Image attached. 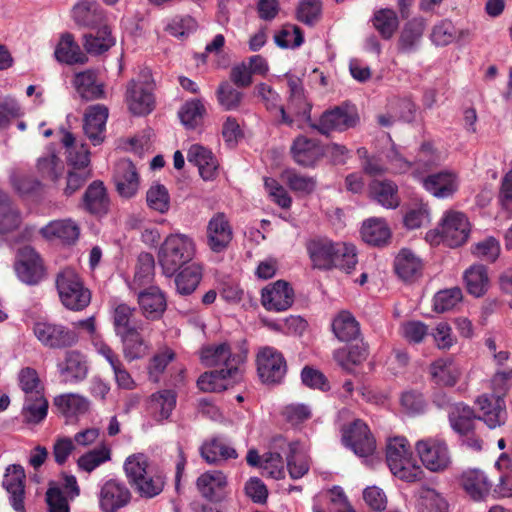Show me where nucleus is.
Returning <instances> with one entry per match:
<instances>
[{"mask_svg":"<svg viewBox=\"0 0 512 512\" xmlns=\"http://www.w3.org/2000/svg\"><path fill=\"white\" fill-rule=\"evenodd\" d=\"M305 248L314 269L327 271L336 268L350 273L357 264L355 247L345 242L315 236L307 240Z\"/></svg>","mask_w":512,"mask_h":512,"instance_id":"obj_1","label":"nucleus"},{"mask_svg":"<svg viewBox=\"0 0 512 512\" xmlns=\"http://www.w3.org/2000/svg\"><path fill=\"white\" fill-rule=\"evenodd\" d=\"M195 253V242L190 236L181 233L170 234L159 248L158 262L163 273L171 277L191 262Z\"/></svg>","mask_w":512,"mask_h":512,"instance_id":"obj_2","label":"nucleus"},{"mask_svg":"<svg viewBox=\"0 0 512 512\" xmlns=\"http://www.w3.org/2000/svg\"><path fill=\"white\" fill-rule=\"evenodd\" d=\"M386 461L392 474L406 482H416L423 478L424 471L412 459L406 438H389L386 445Z\"/></svg>","mask_w":512,"mask_h":512,"instance_id":"obj_3","label":"nucleus"},{"mask_svg":"<svg viewBox=\"0 0 512 512\" xmlns=\"http://www.w3.org/2000/svg\"><path fill=\"white\" fill-rule=\"evenodd\" d=\"M55 283L60 301L67 309L81 311L90 304L91 292L74 269H62L56 275Z\"/></svg>","mask_w":512,"mask_h":512,"instance_id":"obj_4","label":"nucleus"},{"mask_svg":"<svg viewBox=\"0 0 512 512\" xmlns=\"http://www.w3.org/2000/svg\"><path fill=\"white\" fill-rule=\"evenodd\" d=\"M32 330L37 340L50 349L69 348L79 340L76 331L54 322L37 321L34 323Z\"/></svg>","mask_w":512,"mask_h":512,"instance_id":"obj_5","label":"nucleus"},{"mask_svg":"<svg viewBox=\"0 0 512 512\" xmlns=\"http://www.w3.org/2000/svg\"><path fill=\"white\" fill-rule=\"evenodd\" d=\"M358 121L359 116L353 107L341 105L323 112L318 122L311 123V128L328 136L334 131L343 132L353 128Z\"/></svg>","mask_w":512,"mask_h":512,"instance_id":"obj_6","label":"nucleus"},{"mask_svg":"<svg viewBox=\"0 0 512 512\" xmlns=\"http://www.w3.org/2000/svg\"><path fill=\"white\" fill-rule=\"evenodd\" d=\"M415 450L422 464L432 472L444 471L451 464L448 446L442 439H421L416 442Z\"/></svg>","mask_w":512,"mask_h":512,"instance_id":"obj_7","label":"nucleus"},{"mask_svg":"<svg viewBox=\"0 0 512 512\" xmlns=\"http://www.w3.org/2000/svg\"><path fill=\"white\" fill-rule=\"evenodd\" d=\"M14 269L17 277L28 285L38 284L45 276L43 261L31 246H24L18 250Z\"/></svg>","mask_w":512,"mask_h":512,"instance_id":"obj_8","label":"nucleus"},{"mask_svg":"<svg viewBox=\"0 0 512 512\" xmlns=\"http://www.w3.org/2000/svg\"><path fill=\"white\" fill-rule=\"evenodd\" d=\"M257 370L264 383H279L287 371L283 355L271 347L263 348L257 356Z\"/></svg>","mask_w":512,"mask_h":512,"instance_id":"obj_9","label":"nucleus"},{"mask_svg":"<svg viewBox=\"0 0 512 512\" xmlns=\"http://www.w3.org/2000/svg\"><path fill=\"white\" fill-rule=\"evenodd\" d=\"M243 379L241 367L215 369L203 373L197 380V385L204 392H222L233 387Z\"/></svg>","mask_w":512,"mask_h":512,"instance_id":"obj_10","label":"nucleus"},{"mask_svg":"<svg viewBox=\"0 0 512 512\" xmlns=\"http://www.w3.org/2000/svg\"><path fill=\"white\" fill-rule=\"evenodd\" d=\"M294 303V290L284 280H277L261 291V304L267 311L283 312Z\"/></svg>","mask_w":512,"mask_h":512,"instance_id":"obj_11","label":"nucleus"},{"mask_svg":"<svg viewBox=\"0 0 512 512\" xmlns=\"http://www.w3.org/2000/svg\"><path fill=\"white\" fill-rule=\"evenodd\" d=\"M125 100L132 114L143 116L151 113L155 104L151 84L132 79L127 84Z\"/></svg>","mask_w":512,"mask_h":512,"instance_id":"obj_12","label":"nucleus"},{"mask_svg":"<svg viewBox=\"0 0 512 512\" xmlns=\"http://www.w3.org/2000/svg\"><path fill=\"white\" fill-rule=\"evenodd\" d=\"M342 438L345 445L360 457H367L375 450V439L362 420H355L344 430Z\"/></svg>","mask_w":512,"mask_h":512,"instance_id":"obj_13","label":"nucleus"},{"mask_svg":"<svg viewBox=\"0 0 512 512\" xmlns=\"http://www.w3.org/2000/svg\"><path fill=\"white\" fill-rule=\"evenodd\" d=\"M289 99L286 112L295 122L303 121L309 124L313 123L311 119L312 104L307 100L301 80L295 76H288Z\"/></svg>","mask_w":512,"mask_h":512,"instance_id":"obj_14","label":"nucleus"},{"mask_svg":"<svg viewBox=\"0 0 512 512\" xmlns=\"http://www.w3.org/2000/svg\"><path fill=\"white\" fill-rule=\"evenodd\" d=\"M200 359L207 367L228 369L229 366L240 367L245 360V355L233 354L227 343H219L203 347L200 351Z\"/></svg>","mask_w":512,"mask_h":512,"instance_id":"obj_15","label":"nucleus"},{"mask_svg":"<svg viewBox=\"0 0 512 512\" xmlns=\"http://www.w3.org/2000/svg\"><path fill=\"white\" fill-rule=\"evenodd\" d=\"M443 242L450 247H458L466 242L470 225L466 216L461 212H447L441 222Z\"/></svg>","mask_w":512,"mask_h":512,"instance_id":"obj_16","label":"nucleus"},{"mask_svg":"<svg viewBox=\"0 0 512 512\" xmlns=\"http://www.w3.org/2000/svg\"><path fill=\"white\" fill-rule=\"evenodd\" d=\"M98 499L102 512H117L130 502L131 493L124 483L111 479L102 485Z\"/></svg>","mask_w":512,"mask_h":512,"instance_id":"obj_17","label":"nucleus"},{"mask_svg":"<svg viewBox=\"0 0 512 512\" xmlns=\"http://www.w3.org/2000/svg\"><path fill=\"white\" fill-rule=\"evenodd\" d=\"M114 183L119 195L123 198H131L136 195L140 179L135 165L129 159H121L117 162L114 171Z\"/></svg>","mask_w":512,"mask_h":512,"instance_id":"obj_18","label":"nucleus"},{"mask_svg":"<svg viewBox=\"0 0 512 512\" xmlns=\"http://www.w3.org/2000/svg\"><path fill=\"white\" fill-rule=\"evenodd\" d=\"M426 191L437 198H448L458 189L457 174L451 170H442L421 178Z\"/></svg>","mask_w":512,"mask_h":512,"instance_id":"obj_19","label":"nucleus"},{"mask_svg":"<svg viewBox=\"0 0 512 512\" xmlns=\"http://www.w3.org/2000/svg\"><path fill=\"white\" fill-rule=\"evenodd\" d=\"M232 227L224 213H216L207 225L208 246L214 252H221L232 240Z\"/></svg>","mask_w":512,"mask_h":512,"instance_id":"obj_20","label":"nucleus"},{"mask_svg":"<svg viewBox=\"0 0 512 512\" xmlns=\"http://www.w3.org/2000/svg\"><path fill=\"white\" fill-rule=\"evenodd\" d=\"M109 110L105 105L90 106L84 115L83 129L87 138L96 146L103 142Z\"/></svg>","mask_w":512,"mask_h":512,"instance_id":"obj_21","label":"nucleus"},{"mask_svg":"<svg viewBox=\"0 0 512 512\" xmlns=\"http://www.w3.org/2000/svg\"><path fill=\"white\" fill-rule=\"evenodd\" d=\"M476 404L481 411L478 415L479 420L493 429L501 426L505 421V403L500 395H481L477 398Z\"/></svg>","mask_w":512,"mask_h":512,"instance_id":"obj_22","label":"nucleus"},{"mask_svg":"<svg viewBox=\"0 0 512 512\" xmlns=\"http://www.w3.org/2000/svg\"><path fill=\"white\" fill-rule=\"evenodd\" d=\"M25 472L20 465H10L6 469L3 486L10 494V503L16 512H26L24 506Z\"/></svg>","mask_w":512,"mask_h":512,"instance_id":"obj_23","label":"nucleus"},{"mask_svg":"<svg viewBox=\"0 0 512 512\" xmlns=\"http://www.w3.org/2000/svg\"><path fill=\"white\" fill-rule=\"evenodd\" d=\"M138 312L124 302H113L111 318L115 334H121L133 329H144L143 322L137 318Z\"/></svg>","mask_w":512,"mask_h":512,"instance_id":"obj_24","label":"nucleus"},{"mask_svg":"<svg viewBox=\"0 0 512 512\" xmlns=\"http://www.w3.org/2000/svg\"><path fill=\"white\" fill-rule=\"evenodd\" d=\"M187 159L198 167L203 180H213L217 175L218 161L213 153L200 144H193L188 150Z\"/></svg>","mask_w":512,"mask_h":512,"instance_id":"obj_25","label":"nucleus"},{"mask_svg":"<svg viewBox=\"0 0 512 512\" xmlns=\"http://www.w3.org/2000/svg\"><path fill=\"white\" fill-rule=\"evenodd\" d=\"M425 31V21L422 18H413L402 28L397 50L402 54H411L417 51Z\"/></svg>","mask_w":512,"mask_h":512,"instance_id":"obj_26","label":"nucleus"},{"mask_svg":"<svg viewBox=\"0 0 512 512\" xmlns=\"http://www.w3.org/2000/svg\"><path fill=\"white\" fill-rule=\"evenodd\" d=\"M57 412L67 420L77 418L88 412L89 400L77 393H65L58 395L53 400Z\"/></svg>","mask_w":512,"mask_h":512,"instance_id":"obj_27","label":"nucleus"},{"mask_svg":"<svg viewBox=\"0 0 512 512\" xmlns=\"http://www.w3.org/2000/svg\"><path fill=\"white\" fill-rule=\"evenodd\" d=\"M294 161L305 167L313 166L323 155V150L316 140L298 136L291 146Z\"/></svg>","mask_w":512,"mask_h":512,"instance_id":"obj_28","label":"nucleus"},{"mask_svg":"<svg viewBox=\"0 0 512 512\" xmlns=\"http://www.w3.org/2000/svg\"><path fill=\"white\" fill-rule=\"evenodd\" d=\"M73 18L80 26L95 28L103 25L105 14L96 0H81L73 8Z\"/></svg>","mask_w":512,"mask_h":512,"instance_id":"obj_29","label":"nucleus"},{"mask_svg":"<svg viewBox=\"0 0 512 512\" xmlns=\"http://www.w3.org/2000/svg\"><path fill=\"white\" fill-rule=\"evenodd\" d=\"M40 233L45 239H59L64 244H73L79 238L80 228L70 219L55 220L41 228Z\"/></svg>","mask_w":512,"mask_h":512,"instance_id":"obj_30","label":"nucleus"},{"mask_svg":"<svg viewBox=\"0 0 512 512\" xmlns=\"http://www.w3.org/2000/svg\"><path fill=\"white\" fill-rule=\"evenodd\" d=\"M73 84L76 91L85 100L105 98L104 83L98 82L95 70L88 69L75 75Z\"/></svg>","mask_w":512,"mask_h":512,"instance_id":"obj_31","label":"nucleus"},{"mask_svg":"<svg viewBox=\"0 0 512 512\" xmlns=\"http://www.w3.org/2000/svg\"><path fill=\"white\" fill-rule=\"evenodd\" d=\"M461 484L475 501L484 500L491 492V483L484 472L478 469L465 471L461 476Z\"/></svg>","mask_w":512,"mask_h":512,"instance_id":"obj_32","label":"nucleus"},{"mask_svg":"<svg viewBox=\"0 0 512 512\" xmlns=\"http://www.w3.org/2000/svg\"><path fill=\"white\" fill-rule=\"evenodd\" d=\"M142 314L150 320L159 319L166 310V299L157 287H149L138 295Z\"/></svg>","mask_w":512,"mask_h":512,"instance_id":"obj_33","label":"nucleus"},{"mask_svg":"<svg viewBox=\"0 0 512 512\" xmlns=\"http://www.w3.org/2000/svg\"><path fill=\"white\" fill-rule=\"evenodd\" d=\"M143 330L133 329L117 335L122 343L123 356L129 362L143 358L149 351V343L141 334Z\"/></svg>","mask_w":512,"mask_h":512,"instance_id":"obj_34","label":"nucleus"},{"mask_svg":"<svg viewBox=\"0 0 512 512\" xmlns=\"http://www.w3.org/2000/svg\"><path fill=\"white\" fill-rule=\"evenodd\" d=\"M196 485L204 498L210 501H218L227 485V478L222 471H208L198 477Z\"/></svg>","mask_w":512,"mask_h":512,"instance_id":"obj_35","label":"nucleus"},{"mask_svg":"<svg viewBox=\"0 0 512 512\" xmlns=\"http://www.w3.org/2000/svg\"><path fill=\"white\" fill-rule=\"evenodd\" d=\"M449 422L452 429L459 435H468L475 429V415L473 409L462 403H454L448 413Z\"/></svg>","mask_w":512,"mask_h":512,"instance_id":"obj_36","label":"nucleus"},{"mask_svg":"<svg viewBox=\"0 0 512 512\" xmlns=\"http://www.w3.org/2000/svg\"><path fill=\"white\" fill-rule=\"evenodd\" d=\"M85 209L91 214L102 215L109 210L110 201L102 182L94 181L86 189L83 196Z\"/></svg>","mask_w":512,"mask_h":512,"instance_id":"obj_37","label":"nucleus"},{"mask_svg":"<svg viewBox=\"0 0 512 512\" xmlns=\"http://www.w3.org/2000/svg\"><path fill=\"white\" fill-rule=\"evenodd\" d=\"M59 373L65 381L77 382L87 375V365L83 356L77 351H67L64 361L57 364Z\"/></svg>","mask_w":512,"mask_h":512,"instance_id":"obj_38","label":"nucleus"},{"mask_svg":"<svg viewBox=\"0 0 512 512\" xmlns=\"http://www.w3.org/2000/svg\"><path fill=\"white\" fill-rule=\"evenodd\" d=\"M256 89L266 109L278 118V124H285L290 127L293 126L294 119L286 112L284 106L279 104V95L265 83H260L257 85Z\"/></svg>","mask_w":512,"mask_h":512,"instance_id":"obj_39","label":"nucleus"},{"mask_svg":"<svg viewBox=\"0 0 512 512\" xmlns=\"http://www.w3.org/2000/svg\"><path fill=\"white\" fill-rule=\"evenodd\" d=\"M429 372L435 384L448 387L454 386L461 374L457 365L449 359L434 361L430 365Z\"/></svg>","mask_w":512,"mask_h":512,"instance_id":"obj_40","label":"nucleus"},{"mask_svg":"<svg viewBox=\"0 0 512 512\" xmlns=\"http://www.w3.org/2000/svg\"><path fill=\"white\" fill-rule=\"evenodd\" d=\"M177 395L173 390H162L151 395L149 409L157 421L168 419L176 406Z\"/></svg>","mask_w":512,"mask_h":512,"instance_id":"obj_41","label":"nucleus"},{"mask_svg":"<svg viewBox=\"0 0 512 512\" xmlns=\"http://www.w3.org/2000/svg\"><path fill=\"white\" fill-rule=\"evenodd\" d=\"M395 271L405 281L413 280L421 275L422 262L410 250L402 249L395 259Z\"/></svg>","mask_w":512,"mask_h":512,"instance_id":"obj_42","label":"nucleus"},{"mask_svg":"<svg viewBox=\"0 0 512 512\" xmlns=\"http://www.w3.org/2000/svg\"><path fill=\"white\" fill-rule=\"evenodd\" d=\"M54 55L59 62L66 64H84L87 61L86 55L80 50L79 45L69 33L61 37Z\"/></svg>","mask_w":512,"mask_h":512,"instance_id":"obj_43","label":"nucleus"},{"mask_svg":"<svg viewBox=\"0 0 512 512\" xmlns=\"http://www.w3.org/2000/svg\"><path fill=\"white\" fill-rule=\"evenodd\" d=\"M115 44L110 29L103 25L95 34L88 33L83 36V47L88 54L101 55Z\"/></svg>","mask_w":512,"mask_h":512,"instance_id":"obj_44","label":"nucleus"},{"mask_svg":"<svg viewBox=\"0 0 512 512\" xmlns=\"http://www.w3.org/2000/svg\"><path fill=\"white\" fill-rule=\"evenodd\" d=\"M335 336L342 342H349L360 335V326L355 317L348 311H341L332 322Z\"/></svg>","mask_w":512,"mask_h":512,"instance_id":"obj_45","label":"nucleus"},{"mask_svg":"<svg viewBox=\"0 0 512 512\" xmlns=\"http://www.w3.org/2000/svg\"><path fill=\"white\" fill-rule=\"evenodd\" d=\"M21 222L20 211L11 203L8 194L0 190V234L16 230Z\"/></svg>","mask_w":512,"mask_h":512,"instance_id":"obj_46","label":"nucleus"},{"mask_svg":"<svg viewBox=\"0 0 512 512\" xmlns=\"http://www.w3.org/2000/svg\"><path fill=\"white\" fill-rule=\"evenodd\" d=\"M361 235L368 244L380 246L390 239L391 231L383 219L371 218L363 223Z\"/></svg>","mask_w":512,"mask_h":512,"instance_id":"obj_47","label":"nucleus"},{"mask_svg":"<svg viewBox=\"0 0 512 512\" xmlns=\"http://www.w3.org/2000/svg\"><path fill=\"white\" fill-rule=\"evenodd\" d=\"M202 279V268L197 263L183 266V269L175 277L177 292L181 295H189L195 291Z\"/></svg>","mask_w":512,"mask_h":512,"instance_id":"obj_48","label":"nucleus"},{"mask_svg":"<svg viewBox=\"0 0 512 512\" xmlns=\"http://www.w3.org/2000/svg\"><path fill=\"white\" fill-rule=\"evenodd\" d=\"M62 144L67 148V161L72 169H88L90 163L89 150L82 144L75 145V137L66 131L62 138Z\"/></svg>","mask_w":512,"mask_h":512,"instance_id":"obj_49","label":"nucleus"},{"mask_svg":"<svg viewBox=\"0 0 512 512\" xmlns=\"http://www.w3.org/2000/svg\"><path fill=\"white\" fill-rule=\"evenodd\" d=\"M397 190V186L389 180H375L370 184L372 197L385 208L394 209L398 207L400 200Z\"/></svg>","mask_w":512,"mask_h":512,"instance_id":"obj_50","label":"nucleus"},{"mask_svg":"<svg viewBox=\"0 0 512 512\" xmlns=\"http://www.w3.org/2000/svg\"><path fill=\"white\" fill-rule=\"evenodd\" d=\"M287 447L286 461L289 475L292 479H299L309 471L308 457L298 442H290Z\"/></svg>","mask_w":512,"mask_h":512,"instance_id":"obj_51","label":"nucleus"},{"mask_svg":"<svg viewBox=\"0 0 512 512\" xmlns=\"http://www.w3.org/2000/svg\"><path fill=\"white\" fill-rule=\"evenodd\" d=\"M464 280L468 292L475 296L481 297L489 287V277L487 269L483 265H473L464 273Z\"/></svg>","mask_w":512,"mask_h":512,"instance_id":"obj_52","label":"nucleus"},{"mask_svg":"<svg viewBox=\"0 0 512 512\" xmlns=\"http://www.w3.org/2000/svg\"><path fill=\"white\" fill-rule=\"evenodd\" d=\"M201 456L209 464H215L222 460L237 458V452L233 447L226 445L224 442L213 439L204 443L200 449Z\"/></svg>","mask_w":512,"mask_h":512,"instance_id":"obj_53","label":"nucleus"},{"mask_svg":"<svg viewBox=\"0 0 512 512\" xmlns=\"http://www.w3.org/2000/svg\"><path fill=\"white\" fill-rule=\"evenodd\" d=\"M48 401L43 395L24 398L22 416L26 423L38 424L47 416Z\"/></svg>","mask_w":512,"mask_h":512,"instance_id":"obj_54","label":"nucleus"},{"mask_svg":"<svg viewBox=\"0 0 512 512\" xmlns=\"http://www.w3.org/2000/svg\"><path fill=\"white\" fill-rule=\"evenodd\" d=\"M372 22L375 29L384 39L392 38L399 26L396 12L389 8L376 11L374 13Z\"/></svg>","mask_w":512,"mask_h":512,"instance_id":"obj_55","label":"nucleus"},{"mask_svg":"<svg viewBox=\"0 0 512 512\" xmlns=\"http://www.w3.org/2000/svg\"><path fill=\"white\" fill-rule=\"evenodd\" d=\"M37 170L43 179L56 184L64 173V164L54 153H48L38 159Z\"/></svg>","mask_w":512,"mask_h":512,"instance_id":"obj_56","label":"nucleus"},{"mask_svg":"<svg viewBox=\"0 0 512 512\" xmlns=\"http://www.w3.org/2000/svg\"><path fill=\"white\" fill-rule=\"evenodd\" d=\"M110 459L111 450L107 446L102 445L81 455L77 460V465L80 470L91 473Z\"/></svg>","mask_w":512,"mask_h":512,"instance_id":"obj_57","label":"nucleus"},{"mask_svg":"<svg viewBox=\"0 0 512 512\" xmlns=\"http://www.w3.org/2000/svg\"><path fill=\"white\" fill-rule=\"evenodd\" d=\"M216 96L220 106L226 111L236 110L241 106L243 93L228 81L220 83Z\"/></svg>","mask_w":512,"mask_h":512,"instance_id":"obj_58","label":"nucleus"},{"mask_svg":"<svg viewBox=\"0 0 512 512\" xmlns=\"http://www.w3.org/2000/svg\"><path fill=\"white\" fill-rule=\"evenodd\" d=\"M18 381L25 398L43 395L44 388L37 371L30 367H25L18 374Z\"/></svg>","mask_w":512,"mask_h":512,"instance_id":"obj_59","label":"nucleus"},{"mask_svg":"<svg viewBox=\"0 0 512 512\" xmlns=\"http://www.w3.org/2000/svg\"><path fill=\"white\" fill-rule=\"evenodd\" d=\"M461 300V289L453 287L437 292L433 299V307L437 313H444L455 308Z\"/></svg>","mask_w":512,"mask_h":512,"instance_id":"obj_60","label":"nucleus"},{"mask_svg":"<svg viewBox=\"0 0 512 512\" xmlns=\"http://www.w3.org/2000/svg\"><path fill=\"white\" fill-rule=\"evenodd\" d=\"M164 484L162 475L148 472L133 487L142 497L153 498L162 492Z\"/></svg>","mask_w":512,"mask_h":512,"instance_id":"obj_61","label":"nucleus"},{"mask_svg":"<svg viewBox=\"0 0 512 512\" xmlns=\"http://www.w3.org/2000/svg\"><path fill=\"white\" fill-rule=\"evenodd\" d=\"M147 468L148 460L144 454L129 456L124 463L126 476L132 486L149 472Z\"/></svg>","mask_w":512,"mask_h":512,"instance_id":"obj_62","label":"nucleus"},{"mask_svg":"<svg viewBox=\"0 0 512 512\" xmlns=\"http://www.w3.org/2000/svg\"><path fill=\"white\" fill-rule=\"evenodd\" d=\"M205 113V107L199 99L187 101L179 111V117L183 125L194 128L201 121Z\"/></svg>","mask_w":512,"mask_h":512,"instance_id":"obj_63","label":"nucleus"},{"mask_svg":"<svg viewBox=\"0 0 512 512\" xmlns=\"http://www.w3.org/2000/svg\"><path fill=\"white\" fill-rule=\"evenodd\" d=\"M148 206L159 212L166 213L170 208V197L164 185H152L146 193Z\"/></svg>","mask_w":512,"mask_h":512,"instance_id":"obj_64","label":"nucleus"}]
</instances>
